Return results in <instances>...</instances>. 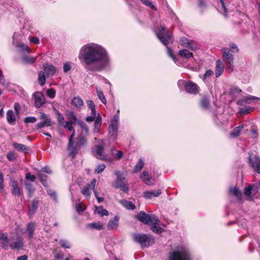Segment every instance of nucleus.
<instances>
[{
    "label": "nucleus",
    "instance_id": "50",
    "mask_svg": "<svg viewBox=\"0 0 260 260\" xmlns=\"http://www.w3.org/2000/svg\"><path fill=\"white\" fill-rule=\"evenodd\" d=\"M190 42H189V44L188 46L187 47L191 50H196L197 49L199 48V46L197 44V43L193 41L190 40Z\"/></svg>",
    "mask_w": 260,
    "mask_h": 260
},
{
    "label": "nucleus",
    "instance_id": "10",
    "mask_svg": "<svg viewBox=\"0 0 260 260\" xmlns=\"http://www.w3.org/2000/svg\"><path fill=\"white\" fill-rule=\"evenodd\" d=\"M94 156L98 159L102 160H109L110 159L104 152V148L101 145H96L93 150Z\"/></svg>",
    "mask_w": 260,
    "mask_h": 260
},
{
    "label": "nucleus",
    "instance_id": "56",
    "mask_svg": "<svg viewBox=\"0 0 260 260\" xmlns=\"http://www.w3.org/2000/svg\"><path fill=\"white\" fill-rule=\"evenodd\" d=\"M7 159L11 161H13L16 159V156L13 151H10L7 155Z\"/></svg>",
    "mask_w": 260,
    "mask_h": 260
},
{
    "label": "nucleus",
    "instance_id": "26",
    "mask_svg": "<svg viewBox=\"0 0 260 260\" xmlns=\"http://www.w3.org/2000/svg\"><path fill=\"white\" fill-rule=\"evenodd\" d=\"M71 104L76 108H81L83 105V101L79 96H76L72 100Z\"/></svg>",
    "mask_w": 260,
    "mask_h": 260
},
{
    "label": "nucleus",
    "instance_id": "63",
    "mask_svg": "<svg viewBox=\"0 0 260 260\" xmlns=\"http://www.w3.org/2000/svg\"><path fill=\"white\" fill-rule=\"evenodd\" d=\"M76 208L77 211L79 213H82L85 210V208H84L83 207V205L81 203L76 204Z\"/></svg>",
    "mask_w": 260,
    "mask_h": 260
},
{
    "label": "nucleus",
    "instance_id": "47",
    "mask_svg": "<svg viewBox=\"0 0 260 260\" xmlns=\"http://www.w3.org/2000/svg\"><path fill=\"white\" fill-rule=\"evenodd\" d=\"M160 222L158 224H160ZM153 225L151 227L152 231L156 233L159 234L163 231V229L160 226H157V224H152Z\"/></svg>",
    "mask_w": 260,
    "mask_h": 260
},
{
    "label": "nucleus",
    "instance_id": "22",
    "mask_svg": "<svg viewBox=\"0 0 260 260\" xmlns=\"http://www.w3.org/2000/svg\"><path fill=\"white\" fill-rule=\"evenodd\" d=\"M12 193L14 196L20 197L22 195V192L18 186V183L16 181L12 182Z\"/></svg>",
    "mask_w": 260,
    "mask_h": 260
},
{
    "label": "nucleus",
    "instance_id": "37",
    "mask_svg": "<svg viewBox=\"0 0 260 260\" xmlns=\"http://www.w3.org/2000/svg\"><path fill=\"white\" fill-rule=\"evenodd\" d=\"M38 177L42 184L44 186H47V175L42 173L41 172H38Z\"/></svg>",
    "mask_w": 260,
    "mask_h": 260
},
{
    "label": "nucleus",
    "instance_id": "45",
    "mask_svg": "<svg viewBox=\"0 0 260 260\" xmlns=\"http://www.w3.org/2000/svg\"><path fill=\"white\" fill-rule=\"evenodd\" d=\"M16 46L20 49H21L23 51H26L27 52L29 53L30 51V49L29 48L28 45H25L23 43H18L16 44Z\"/></svg>",
    "mask_w": 260,
    "mask_h": 260
},
{
    "label": "nucleus",
    "instance_id": "12",
    "mask_svg": "<svg viewBox=\"0 0 260 260\" xmlns=\"http://www.w3.org/2000/svg\"><path fill=\"white\" fill-rule=\"evenodd\" d=\"M34 99L37 108L41 107L46 103L45 96L41 92H36L34 95Z\"/></svg>",
    "mask_w": 260,
    "mask_h": 260
},
{
    "label": "nucleus",
    "instance_id": "62",
    "mask_svg": "<svg viewBox=\"0 0 260 260\" xmlns=\"http://www.w3.org/2000/svg\"><path fill=\"white\" fill-rule=\"evenodd\" d=\"M186 84L187 82L183 80H179L177 82L178 87L181 90L183 89V88L184 89L185 88V85Z\"/></svg>",
    "mask_w": 260,
    "mask_h": 260
},
{
    "label": "nucleus",
    "instance_id": "31",
    "mask_svg": "<svg viewBox=\"0 0 260 260\" xmlns=\"http://www.w3.org/2000/svg\"><path fill=\"white\" fill-rule=\"evenodd\" d=\"M209 100L207 96H204L200 102L201 107L204 110H207L209 107Z\"/></svg>",
    "mask_w": 260,
    "mask_h": 260
},
{
    "label": "nucleus",
    "instance_id": "9",
    "mask_svg": "<svg viewBox=\"0 0 260 260\" xmlns=\"http://www.w3.org/2000/svg\"><path fill=\"white\" fill-rule=\"evenodd\" d=\"M24 245L23 239L18 235L11 237L10 247L12 250H19Z\"/></svg>",
    "mask_w": 260,
    "mask_h": 260
},
{
    "label": "nucleus",
    "instance_id": "5",
    "mask_svg": "<svg viewBox=\"0 0 260 260\" xmlns=\"http://www.w3.org/2000/svg\"><path fill=\"white\" fill-rule=\"evenodd\" d=\"M133 238L135 242L140 244L142 247H148L154 242L155 238L150 235L134 234Z\"/></svg>",
    "mask_w": 260,
    "mask_h": 260
},
{
    "label": "nucleus",
    "instance_id": "64",
    "mask_svg": "<svg viewBox=\"0 0 260 260\" xmlns=\"http://www.w3.org/2000/svg\"><path fill=\"white\" fill-rule=\"evenodd\" d=\"M142 2L146 6L150 7L152 9L156 10L155 6L152 4V3L150 1L147 0H142Z\"/></svg>",
    "mask_w": 260,
    "mask_h": 260
},
{
    "label": "nucleus",
    "instance_id": "54",
    "mask_svg": "<svg viewBox=\"0 0 260 260\" xmlns=\"http://www.w3.org/2000/svg\"><path fill=\"white\" fill-rule=\"evenodd\" d=\"M106 166L104 164H101L98 165L95 169L94 172L96 173L99 174L102 172L105 169Z\"/></svg>",
    "mask_w": 260,
    "mask_h": 260
},
{
    "label": "nucleus",
    "instance_id": "32",
    "mask_svg": "<svg viewBox=\"0 0 260 260\" xmlns=\"http://www.w3.org/2000/svg\"><path fill=\"white\" fill-rule=\"evenodd\" d=\"M144 162L142 158H140L138 163L135 166L133 171V173L139 172L143 167Z\"/></svg>",
    "mask_w": 260,
    "mask_h": 260
},
{
    "label": "nucleus",
    "instance_id": "17",
    "mask_svg": "<svg viewBox=\"0 0 260 260\" xmlns=\"http://www.w3.org/2000/svg\"><path fill=\"white\" fill-rule=\"evenodd\" d=\"M78 146V144L76 142L73 141H69L68 149L70 151V154L72 155V156H75L76 154L77 153Z\"/></svg>",
    "mask_w": 260,
    "mask_h": 260
},
{
    "label": "nucleus",
    "instance_id": "3",
    "mask_svg": "<svg viewBox=\"0 0 260 260\" xmlns=\"http://www.w3.org/2000/svg\"><path fill=\"white\" fill-rule=\"evenodd\" d=\"M222 53V58L225 62L226 68V71L229 73H232L234 70V50L229 49L227 47H223L221 49Z\"/></svg>",
    "mask_w": 260,
    "mask_h": 260
},
{
    "label": "nucleus",
    "instance_id": "24",
    "mask_svg": "<svg viewBox=\"0 0 260 260\" xmlns=\"http://www.w3.org/2000/svg\"><path fill=\"white\" fill-rule=\"evenodd\" d=\"M44 70L48 77L52 76L56 71V68L51 64H46Z\"/></svg>",
    "mask_w": 260,
    "mask_h": 260
},
{
    "label": "nucleus",
    "instance_id": "4",
    "mask_svg": "<svg viewBox=\"0 0 260 260\" xmlns=\"http://www.w3.org/2000/svg\"><path fill=\"white\" fill-rule=\"evenodd\" d=\"M169 260H190L189 251L185 247H177L170 253Z\"/></svg>",
    "mask_w": 260,
    "mask_h": 260
},
{
    "label": "nucleus",
    "instance_id": "6",
    "mask_svg": "<svg viewBox=\"0 0 260 260\" xmlns=\"http://www.w3.org/2000/svg\"><path fill=\"white\" fill-rule=\"evenodd\" d=\"M137 218L144 224L151 225V224H158L159 220L155 215L148 214L144 211H141L137 216Z\"/></svg>",
    "mask_w": 260,
    "mask_h": 260
},
{
    "label": "nucleus",
    "instance_id": "34",
    "mask_svg": "<svg viewBox=\"0 0 260 260\" xmlns=\"http://www.w3.org/2000/svg\"><path fill=\"white\" fill-rule=\"evenodd\" d=\"M179 54L182 57L190 58L193 57V54L187 49H182L179 51Z\"/></svg>",
    "mask_w": 260,
    "mask_h": 260
},
{
    "label": "nucleus",
    "instance_id": "43",
    "mask_svg": "<svg viewBox=\"0 0 260 260\" xmlns=\"http://www.w3.org/2000/svg\"><path fill=\"white\" fill-rule=\"evenodd\" d=\"M56 113L57 115V122L59 125H62L64 124V117L63 115L58 111L55 110Z\"/></svg>",
    "mask_w": 260,
    "mask_h": 260
},
{
    "label": "nucleus",
    "instance_id": "7",
    "mask_svg": "<svg viewBox=\"0 0 260 260\" xmlns=\"http://www.w3.org/2000/svg\"><path fill=\"white\" fill-rule=\"evenodd\" d=\"M115 175L116 179L114 183L115 187L127 193L128 191V187L125 179V175L118 171L115 173Z\"/></svg>",
    "mask_w": 260,
    "mask_h": 260
},
{
    "label": "nucleus",
    "instance_id": "28",
    "mask_svg": "<svg viewBox=\"0 0 260 260\" xmlns=\"http://www.w3.org/2000/svg\"><path fill=\"white\" fill-rule=\"evenodd\" d=\"M7 120L9 123L13 124L16 121V117L14 112L12 110H9L7 112Z\"/></svg>",
    "mask_w": 260,
    "mask_h": 260
},
{
    "label": "nucleus",
    "instance_id": "8",
    "mask_svg": "<svg viewBox=\"0 0 260 260\" xmlns=\"http://www.w3.org/2000/svg\"><path fill=\"white\" fill-rule=\"evenodd\" d=\"M119 124V115H115L111 122L109 127V133L111 137L115 140L117 136V131Z\"/></svg>",
    "mask_w": 260,
    "mask_h": 260
},
{
    "label": "nucleus",
    "instance_id": "19",
    "mask_svg": "<svg viewBox=\"0 0 260 260\" xmlns=\"http://www.w3.org/2000/svg\"><path fill=\"white\" fill-rule=\"evenodd\" d=\"M36 228V225L35 222H31L27 224L25 232L28 235L29 240L32 238Z\"/></svg>",
    "mask_w": 260,
    "mask_h": 260
},
{
    "label": "nucleus",
    "instance_id": "59",
    "mask_svg": "<svg viewBox=\"0 0 260 260\" xmlns=\"http://www.w3.org/2000/svg\"><path fill=\"white\" fill-rule=\"evenodd\" d=\"M229 48H228L230 49H231L232 50H234V53H237L239 52V48L237 46V45L234 43H230L229 45Z\"/></svg>",
    "mask_w": 260,
    "mask_h": 260
},
{
    "label": "nucleus",
    "instance_id": "39",
    "mask_svg": "<svg viewBox=\"0 0 260 260\" xmlns=\"http://www.w3.org/2000/svg\"><path fill=\"white\" fill-rule=\"evenodd\" d=\"M38 80L39 83L41 86H43L46 83V77L45 73L43 72H40L38 75Z\"/></svg>",
    "mask_w": 260,
    "mask_h": 260
},
{
    "label": "nucleus",
    "instance_id": "36",
    "mask_svg": "<svg viewBox=\"0 0 260 260\" xmlns=\"http://www.w3.org/2000/svg\"><path fill=\"white\" fill-rule=\"evenodd\" d=\"M91 189L92 188L90 187L89 185H86L82 189L81 192L87 199H89L91 196Z\"/></svg>",
    "mask_w": 260,
    "mask_h": 260
},
{
    "label": "nucleus",
    "instance_id": "57",
    "mask_svg": "<svg viewBox=\"0 0 260 260\" xmlns=\"http://www.w3.org/2000/svg\"><path fill=\"white\" fill-rule=\"evenodd\" d=\"M47 94L49 98L53 99L55 96L56 91L53 88H50L47 90Z\"/></svg>",
    "mask_w": 260,
    "mask_h": 260
},
{
    "label": "nucleus",
    "instance_id": "40",
    "mask_svg": "<svg viewBox=\"0 0 260 260\" xmlns=\"http://www.w3.org/2000/svg\"><path fill=\"white\" fill-rule=\"evenodd\" d=\"M25 187L26 189L28 191V196L29 197H31L35 190V188L33 187L32 184L30 183H25Z\"/></svg>",
    "mask_w": 260,
    "mask_h": 260
},
{
    "label": "nucleus",
    "instance_id": "21",
    "mask_svg": "<svg viewBox=\"0 0 260 260\" xmlns=\"http://www.w3.org/2000/svg\"><path fill=\"white\" fill-rule=\"evenodd\" d=\"M39 199L35 198L31 202V205L29 209V214L31 216L36 212L38 208Z\"/></svg>",
    "mask_w": 260,
    "mask_h": 260
},
{
    "label": "nucleus",
    "instance_id": "61",
    "mask_svg": "<svg viewBox=\"0 0 260 260\" xmlns=\"http://www.w3.org/2000/svg\"><path fill=\"white\" fill-rule=\"evenodd\" d=\"M230 191L232 193H233L234 195L236 196L238 198H239L241 197V192H240L239 190L237 188H231L230 190Z\"/></svg>",
    "mask_w": 260,
    "mask_h": 260
},
{
    "label": "nucleus",
    "instance_id": "55",
    "mask_svg": "<svg viewBox=\"0 0 260 260\" xmlns=\"http://www.w3.org/2000/svg\"><path fill=\"white\" fill-rule=\"evenodd\" d=\"M72 63L69 61H66L64 63L63 66V70L64 73H67L71 69Z\"/></svg>",
    "mask_w": 260,
    "mask_h": 260
},
{
    "label": "nucleus",
    "instance_id": "49",
    "mask_svg": "<svg viewBox=\"0 0 260 260\" xmlns=\"http://www.w3.org/2000/svg\"><path fill=\"white\" fill-rule=\"evenodd\" d=\"M190 40L188 38L182 37L180 39V44L184 47H187L190 42Z\"/></svg>",
    "mask_w": 260,
    "mask_h": 260
},
{
    "label": "nucleus",
    "instance_id": "13",
    "mask_svg": "<svg viewBox=\"0 0 260 260\" xmlns=\"http://www.w3.org/2000/svg\"><path fill=\"white\" fill-rule=\"evenodd\" d=\"M140 178L148 185L151 186L155 183L154 179L149 174L147 171H144L140 175Z\"/></svg>",
    "mask_w": 260,
    "mask_h": 260
},
{
    "label": "nucleus",
    "instance_id": "44",
    "mask_svg": "<svg viewBox=\"0 0 260 260\" xmlns=\"http://www.w3.org/2000/svg\"><path fill=\"white\" fill-rule=\"evenodd\" d=\"M244 100H245V103H247V104H250L251 103V101L252 100H259L260 99L258 97H256V96H253V95H247V96H245L244 97H243Z\"/></svg>",
    "mask_w": 260,
    "mask_h": 260
},
{
    "label": "nucleus",
    "instance_id": "33",
    "mask_svg": "<svg viewBox=\"0 0 260 260\" xmlns=\"http://www.w3.org/2000/svg\"><path fill=\"white\" fill-rule=\"evenodd\" d=\"M244 127L243 125H241L238 126L236 127L232 133L231 134V136L234 138H237L238 137L241 133V130Z\"/></svg>",
    "mask_w": 260,
    "mask_h": 260
},
{
    "label": "nucleus",
    "instance_id": "15",
    "mask_svg": "<svg viewBox=\"0 0 260 260\" xmlns=\"http://www.w3.org/2000/svg\"><path fill=\"white\" fill-rule=\"evenodd\" d=\"M249 163L251 167L260 174V158L257 156L249 157Z\"/></svg>",
    "mask_w": 260,
    "mask_h": 260
},
{
    "label": "nucleus",
    "instance_id": "38",
    "mask_svg": "<svg viewBox=\"0 0 260 260\" xmlns=\"http://www.w3.org/2000/svg\"><path fill=\"white\" fill-rule=\"evenodd\" d=\"M253 107L247 106L243 108H239V113L242 114H247L249 113L251 111L253 110Z\"/></svg>",
    "mask_w": 260,
    "mask_h": 260
},
{
    "label": "nucleus",
    "instance_id": "48",
    "mask_svg": "<svg viewBox=\"0 0 260 260\" xmlns=\"http://www.w3.org/2000/svg\"><path fill=\"white\" fill-rule=\"evenodd\" d=\"M79 125L80 126L83 131H84L85 134L88 135L89 134V130L87 124L84 122H79Z\"/></svg>",
    "mask_w": 260,
    "mask_h": 260
},
{
    "label": "nucleus",
    "instance_id": "23",
    "mask_svg": "<svg viewBox=\"0 0 260 260\" xmlns=\"http://www.w3.org/2000/svg\"><path fill=\"white\" fill-rule=\"evenodd\" d=\"M12 145L15 149L23 153H26L29 150V148L26 146L16 142H13Z\"/></svg>",
    "mask_w": 260,
    "mask_h": 260
},
{
    "label": "nucleus",
    "instance_id": "27",
    "mask_svg": "<svg viewBox=\"0 0 260 260\" xmlns=\"http://www.w3.org/2000/svg\"><path fill=\"white\" fill-rule=\"evenodd\" d=\"M102 125V117L100 114H98L96 119L94 122V128L93 131L94 133H98L100 131Z\"/></svg>",
    "mask_w": 260,
    "mask_h": 260
},
{
    "label": "nucleus",
    "instance_id": "42",
    "mask_svg": "<svg viewBox=\"0 0 260 260\" xmlns=\"http://www.w3.org/2000/svg\"><path fill=\"white\" fill-rule=\"evenodd\" d=\"M95 212L101 216L108 215L109 213L108 211L107 210L103 209L102 206L97 207Z\"/></svg>",
    "mask_w": 260,
    "mask_h": 260
},
{
    "label": "nucleus",
    "instance_id": "20",
    "mask_svg": "<svg viewBox=\"0 0 260 260\" xmlns=\"http://www.w3.org/2000/svg\"><path fill=\"white\" fill-rule=\"evenodd\" d=\"M224 65L223 61L220 59L216 61V68H215V76L216 77H219L223 72Z\"/></svg>",
    "mask_w": 260,
    "mask_h": 260
},
{
    "label": "nucleus",
    "instance_id": "46",
    "mask_svg": "<svg viewBox=\"0 0 260 260\" xmlns=\"http://www.w3.org/2000/svg\"><path fill=\"white\" fill-rule=\"evenodd\" d=\"M69 114H73V116H75V123H76L77 121V117L76 114L75 113V112L73 110H67L66 112V116L67 119H69L68 121H73L74 120L73 118L70 117V116H69Z\"/></svg>",
    "mask_w": 260,
    "mask_h": 260
},
{
    "label": "nucleus",
    "instance_id": "1",
    "mask_svg": "<svg viewBox=\"0 0 260 260\" xmlns=\"http://www.w3.org/2000/svg\"><path fill=\"white\" fill-rule=\"evenodd\" d=\"M78 58L87 71H99L109 66L107 50L101 45L88 43L80 49Z\"/></svg>",
    "mask_w": 260,
    "mask_h": 260
},
{
    "label": "nucleus",
    "instance_id": "2",
    "mask_svg": "<svg viewBox=\"0 0 260 260\" xmlns=\"http://www.w3.org/2000/svg\"><path fill=\"white\" fill-rule=\"evenodd\" d=\"M156 35L160 42L167 47L168 55L171 57L174 61L177 63L178 59L174 55L172 50L167 45L172 43L173 39L168 30L164 25H160L155 29Z\"/></svg>",
    "mask_w": 260,
    "mask_h": 260
},
{
    "label": "nucleus",
    "instance_id": "11",
    "mask_svg": "<svg viewBox=\"0 0 260 260\" xmlns=\"http://www.w3.org/2000/svg\"><path fill=\"white\" fill-rule=\"evenodd\" d=\"M40 118L42 121L37 124L36 126L38 128L40 129L45 126H50L54 123L51 119L49 118L48 115L44 113H41Z\"/></svg>",
    "mask_w": 260,
    "mask_h": 260
},
{
    "label": "nucleus",
    "instance_id": "14",
    "mask_svg": "<svg viewBox=\"0 0 260 260\" xmlns=\"http://www.w3.org/2000/svg\"><path fill=\"white\" fill-rule=\"evenodd\" d=\"M199 86L197 84L192 82L188 81L185 85V90L190 94H196L199 92Z\"/></svg>",
    "mask_w": 260,
    "mask_h": 260
},
{
    "label": "nucleus",
    "instance_id": "25",
    "mask_svg": "<svg viewBox=\"0 0 260 260\" xmlns=\"http://www.w3.org/2000/svg\"><path fill=\"white\" fill-rule=\"evenodd\" d=\"M119 217L118 216H115L113 219H111L108 223V228L109 230H113L116 229L118 226V221Z\"/></svg>",
    "mask_w": 260,
    "mask_h": 260
},
{
    "label": "nucleus",
    "instance_id": "51",
    "mask_svg": "<svg viewBox=\"0 0 260 260\" xmlns=\"http://www.w3.org/2000/svg\"><path fill=\"white\" fill-rule=\"evenodd\" d=\"M59 243L60 245V246L64 248L69 249L71 248V245L69 244V243L63 239H61L59 241Z\"/></svg>",
    "mask_w": 260,
    "mask_h": 260
},
{
    "label": "nucleus",
    "instance_id": "18",
    "mask_svg": "<svg viewBox=\"0 0 260 260\" xmlns=\"http://www.w3.org/2000/svg\"><path fill=\"white\" fill-rule=\"evenodd\" d=\"M161 193V190L160 189L145 191L143 192V197L146 199H151L152 197H158Z\"/></svg>",
    "mask_w": 260,
    "mask_h": 260
},
{
    "label": "nucleus",
    "instance_id": "29",
    "mask_svg": "<svg viewBox=\"0 0 260 260\" xmlns=\"http://www.w3.org/2000/svg\"><path fill=\"white\" fill-rule=\"evenodd\" d=\"M69 116H70V117L73 118L74 120L67 121L66 122L65 125H64V127L67 128L70 131L74 132L75 129H74V127L72 125L75 123V116H73V114H69Z\"/></svg>",
    "mask_w": 260,
    "mask_h": 260
},
{
    "label": "nucleus",
    "instance_id": "58",
    "mask_svg": "<svg viewBox=\"0 0 260 260\" xmlns=\"http://www.w3.org/2000/svg\"><path fill=\"white\" fill-rule=\"evenodd\" d=\"M37 121V118L35 117H27L24 118V122L25 123H35Z\"/></svg>",
    "mask_w": 260,
    "mask_h": 260
},
{
    "label": "nucleus",
    "instance_id": "52",
    "mask_svg": "<svg viewBox=\"0 0 260 260\" xmlns=\"http://www.w3.org/2000/svg\"><path fill=\"white\" fill-rule=\"evenodd\" d=\"M96 92L99 99L102 101V102L104 104H105L106 103V100L105 99V97L104 95L103 91L99 90L96 88Z\"/></svg>",
    "mask_w": 260,
    "mask_h": 260
},
{
    "label": "nucleus",
    "instance_id": "60",
    "mask_svg": "<svg viewBox=\"0 0 260 260\" xmlns=\"http://www.w3.org/2000/svg\"><path fill=\"white\" fill-rule=\"evenodd\" d=\"M47 193L49 195L51 198H53V200L55 202H57V196L54 190L49 189L47 190Z\"/></svg>",
    "mask_w": 260,
    "mask_h": 260
},
{
    "label": "nucleus",
    "instance_id": "53",
    "mask_svg": "<svg viewBox=\"0 0 260 260\" xmlns=\"http://www.w3.org/2000/svg\"><path fill=\"white\" fill-rule=\"evenodd\" d=\"M78 142H79V145L80 146H84L87 143V140L86 138L82 136V135H80L78 137Z\"/></svg>",
    "mask_w": 260,
    "mask_h": 260
},
{
    "label": "nucleus",
    "instance_id": "41",
    "mask_svg": "<svg viewBox=\"0 0 260 260\" xmlns=\"http://www.w3.org/2000/svg\"><path fill=\"white\" fill-rule=\"evenodd\" d=\"M88 226L98 230H102L104 229L103 225L100 222L91 223L88 224Z\"/></svg>",
    "mask_w": 260,
    "mask_h": 260
},
{
    "label": "nucleus",
    "instance_id": "16",
    "mask_svg": "<svg viewBox=\"0 0 260 260\" xmlns=\"http://www.w3.org/2000/svg\"><path fill=\"white\" fill-rule=\"evenodd\" d=\"M11 238H9L6 233H3L0 235V243L3 248L7 250L10 247Z\"/></svg>",
    "mask_w": 260,
    "mask_h": 260
},
{
    "label": "nucleus",
    "instance_id": "30",
    "mask_svg": "<svg viewBox=\"0 0 260 260\" xmlns=\"http://www.w3.org/2000/svg\"><path fill=\"white\" fill-rule=\"evenodd\" d=\"M120 204L126 208L127 209L129 210H133L135 209V206L133 203V202L131 201H128L127 200H123L120 201Z\"/></svg>",
    "mask_w": 260,
    "mask_h": 260
},
{
    "label": "nucleus",
    "instance_id": "35",
    "mask_svg": "<svg viewBox=\"0 0 260 260\" xmlns=\"http://www.w3.org/2000/svg\"><path fill=\"white\" fill-rule=\"evenodd\" d=\"M37 58V56L33 57L27 55H24L22 57V60L26 64H31L35 62Z\"/></svg>",
    "mask_w": 260,
    "mask_h": 260
}]
</instances>
